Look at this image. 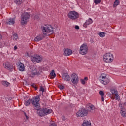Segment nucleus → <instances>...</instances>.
Instances as JSON below:
<instances>
[{
  "instance_id": "nucleus-1",
  "label": "nucleus",
  "mask_w": 126,
  "mask_h": 126,
  "mask_svg": "<svg viewBox=\"0 0 126 126\" xmlns=\"http://www.w3.org/2000/svg\"><path fill=\"white\" fill-rule=\"evenodd\" d=\"M42 32H43V34H40L37 35L35 38L34 41L36 42H39L40 41H42L46 36H49L48 33H50L51 34H53L54 33V29L52 26L48 25L45 26V27H43L42 28Z\"/></svg>"
},
{
  "instance_id": "nucleus-2",
  "label": "nucleus",
  "mask_w": 126,
  "mask_h": 126,
  "mask_svg": "<svg viewBox=\"0 0 126 126\" xmlns=\"http://www.w3.org/2000/svg\"><path fill=\"white\" fill-rule=\"evenodd\" d=\"M39 101L40 96L39 95H37L32 99V105L34 106V109L37 110V112L41 110V106L40 105V103H39Z\"/></svg>"
},
{
  "instance_id": "nucleus-3",
  "label": "nucleus",
  "mask_w": 126,
  "mask_h": 126,
  "mask_svg": "<svg viewBox=\"0 0 126 126\" xmlns=\"http://www.w3.org/2000/svg\"><path fill=\"white\" fill-rule=\"evenodd\" d=\"M30 18V13L24 12L21 16V23L22 25H24L27 23V20Z\"/></svg>"
},
{
  "instance_id": "nucleus-4",
  "label": "nucleus",
  "mask_w": 126,
  "mask_h": 126,
  "mask_svg": "<svg viewBox=\"0 0 126 126\" xmlns=\"http://www.w3.org/2000/svg\"><path fill=\"white\" fill-rule=\"evenodd\" d=\"M114 60V55L111 53H106L103 56V61L107 63H112Z\"/></svg>"
},
{
  "instance_id": "nucleus-5",
  "label": "nucleus",
  "mask_w": 126,
  "mask_h": 126,
  "mask_svg": "<svg viewBox=\"0 0 126 126\" xmlns=\"http://www.w3.org/2000/svg\"><path fill=\"white\" fill-rule=\"evenodd\" d=\"M51 113H52V110L47 108H41L39 111H37L38 116H40V117L49 115V114H51Z\"/></svg>"
},
{
  "instance_id": "nucleus-6",
  "label": "nucleus",
  "mask_w": 126,
  "mask_h": 126,
  "mask_svg": "<svg viewBox=\"0 0 126 126\" xmlns=\"http://www.w3.org/2000/svg\"><path fill=\"white\" fill-rule=\"evenodd\" d=\"M88 52V47L86 43L83 44L80 48V54L81 55H86Z\"/></svg>"
},
{
  "instance_id": "nucleus-7",
  "label": "nucleus",
  "mask_w": 126,
  "mask_h": 126,
  "mask_svg": "<svg viewBox=\"0 0 126 126\" xmlns=\"http://www.w3.org/2000/svg\"><path fill=\"white\" fill-rule=\"evenodd\" d=\"M68 17L70 19H72V20H75V19H77L79 17V15L76 11H71L69 12Z\"/></svg>"
},
{
  "instance_id": "nucleus-8",
  "label": "nucleus",
  "mask_w": 126,
  "mask_h": 126,
  "mask_svg": "<svg viewBox=\"0 0 126 126\" xmlns=\"http://www.w3.org/2000/svg\"><path fill=\"white\" fill-rule=\"evenodd\" d=\"M31 60L33 63H41L43 61V58L40 55L37 54L34 56H32Z\"/></svg>"
},
{
  "instance_id": "nucleus-9",
  "label": "nucleus",
  "mask_w": 126,
  "mask_h": 126,
  "mask_svg": "<svg viewBox=\"0 0 126 126\" xmlns=\"http://www.w3.org/2000/svg\"><path fill=\"white\" fill-rule=\"evenodd\" d=\"M88 115V111L85 108H82L76 113L77 117H85Z\"/></svg>"
},
{
  "instance_id": "nucleus-10",
  "label": "nucleus",
  "mask_w": 126,
  "mask_h": 126,
  "mask_svg": "<svg viewBox=\"0 0 126 126\" xmlns=\"http://www.w3.org/2000/svg\"><path fill=\"white\" fill-rule=\"evenodd\" d=\"M71 81L72 83L76 85L78 83L79 79L78 76L76 75L75 73H73L71 75Z\"/></svg>"
},
{
  "instance_id": "nucleus-11",
  "label": "nucleus",
  "mask_w": 126,
  "mask_h": 126,
  "mask_svg": "<svg viewBox=\"0 0 126 126\" xmlns=\"http://www.w3.org/2000/svg\"><path fill=\"white\" fill-rule=\"evenodd\" d=\"M86 109L88 111V112L94 113L95 112V106L90 103L87 104Z\"/></svg>"
},
{
  "instance_id": "nucleus-12",
  "label": "nucleus",
  "mask_w": 126,
  "mask_h": 126,
  "mask_svg": "<svg viewBox=\"0 0 126 126\" xmlns=\"http://www.w3.org/2000/svg\"><path fill=\"white\" fill-rule=\"evenodd\" d=\"M39 74L40 72L37 70V68L33 67L32 69V73L31 74H29V76L33 78L35 76L39 75Z\"/></svg>"
},
{
  "instance_id": "nucleus-13",
  "label": "nucleus",
  "mask_w": 126,
  "mask_h": 126,
  "mask_svg": "<svg viewBox=\"0 0 126 126\" xmlns=\"http://www.w3.org/2000/svg\"><path fill=\"white\" fill-rule=\"evenodd\" d=\"M4 66L5 68H6V69H8V70H10V71H12V69L13 68V66H12V64L11 63L9 62H6L4 63Z\"/></svg>"
},
{
  "instance_id": "nucleus-14",
  "label": "nucleus",
  "mask_w": 126,
  "mask_h": 126,
  "mask_svg": "<svg viewBox=\"0 0 126 126\" xmlns=\"http://www.w3.org/2000/svg\"><path fill=\"white\" fill-rule=\"evenodd\" d=\"M15 23V18H9L6 20V24L9 25H13Z\"/></svg>"
},
{
  "instance_id": "nucleus-15",
  "label": "nucleus",
  "mask_w": 126,
  "mask_h": 126,
  "mask_svg": "<svg viewBox=\"0 0 126 126\" xmlns=\"http://www.w3.org/2000/svg\"><path fill=\"white\" fill-rule=\"evenodd\" d=\"M62 78L65 81H70V77L67 73H63L62 74Z\"/></svg>"
},
{
  "instance_id": "nucleus-16",
  "label": "nucleus",
  "mask_w": 126,
  "mask_h": 126,
  "mask_svg": "<svg viewBox=\"0 0 126 126\" xmlns=\"http://www.w3.org/2000/svg\"><path fill=\"white\" fill-rule=\"evenodd\" d=\"M72 54V50L70 49H64V56H70Z\"/></svg>"
},
{
  "instance_id": "nucleus-17",
  "label": "nucleus",
  "mask_w": 126,
  "mask_h": 126,
  "mask_svg": "<svg viewBox=\"0 0 126 126\" xmlns=\"http://www.w3.org/2000/svg\"><path fill=\"white\" fill-rule=\"evenodd\" d=\"M18 66H19V69L20 71H24V70L25 69V67H24V64L21 62H19L18 63Z\"/></svg>"
},
{
  "instance_id": "nucleus-18",
  "label": "nucleus",
  "mask_w": 126,
  "mask_h": 126,
  "mask_svg": "<svg viewBox=\"0 0 126 126\" xmlns=\"http://www.w3.org/2000/svg\"><path fill=\"white\" fill-rule=\"evenodd\" d=\"M93 22V21L92 20V19L91 18H89L88 20L86 21V22L84 24V27H87V25H89V24H91Z\"/></svg>"
},
{
  "instance_id": "nucleus-19",
  "label": "nucleus",
  "mask_w": 126,
  "mask_h": 126,
  "mask_svg": "<svg viewBox=\"0 0 126 126\" xmlns=\"http://www.w3.org/2000/svg\"><path fill=\"white\" fill-rule=\"evenodd\" d=\"M120 113L121 116L123 117L124 118L126 117V109L125 108H121V110H120Z\"/></svg>"
},
{
  "instance_id": "nucleus-20",
  "label": "nucleus",
  "mask_w": 126,
  "mask_h": 126,
  "mask_svg": "<svg viewBox=\"0 0 126 126\" xmlns=\"http://www.w3.org/2000/svg\"><path fill=\"white\" fill-rule=\"evenodd\" d=\"M110 91L112 93V94L114 95V96H116V95L119 94V92H118V91H117V90H115V89H111Z\"/></svg>"
},
{
  "instance_id": "nucleus-21",
  "label": "nucleus",
  "mask_w": 126,
  "mask_h": 126,
  "mask_svg": "<svg viewBox=\"0 0 126 126\" xmlns=\"http://www.w3.org/2000/svg\"><path fill=\"white\" fill-rule=\"evenodd\" d=\"M106 78V76H103V74H101V75L99 77V80L101 83H102L103 81L105 80V79Z\"/></svg>"
},
{
  "instance_id": "nucleus-22",
  "label": "nucleus",
  "mask_w": 126,
  "mask_h": 126,
  "mask_svg": "<svg viewBox=\"0 0 126 126\" xmlns=\"http://www.w3.org/2000/svg\"><path fill=\"white\" fill-rule=\"evenodd\" d=\"M110 82V79H108V78L105 77V79L103 81L102 84H104V85H107L108 83Z\"/></svg>"
},
{
  "instance_id": "nucleus-23",
  "label": "nucleus",
  "mask_w": 126,
  "mask_h": 126,
  "mask_svg": "<svg viewBox=\"0 0 126 126\" xmlns=\"http://www.w3.org/2000/svg\"><path fill=\"white\" fill-rule=\"evenodd\" d=\"M14 1L17 5H20L22 3V0H14Z\"/></svg>"
},
{
  "instance_id": "nucleus-24",
  "label": "nucleus",
  "mask_w": 126,
  "mask_h": 126,
  "mask_svg": "<svg viewBox=\"0 0 126 126\" xmlns=\"http://www.w3.org/2000/svg\"><path fill=\"white\" fill-rule=\"evenodd\" d=\"M2 85H4V86L7 87V86H9V85L10 84V83L7 82L6 81H3L2 82Z\"/></svg>"
},
{
  "instance_id": "nucleus-25",
  "label": "nucleus",
  "mask_w": 126,
  "mask_h": 126,
  "mask_svg": "<svg viewBox=\"0 0 126 126\" xmlns=\"http://www.w3.org/2000/svg\"><path fill=\"white\" fill-rule=\"evenodd\" d=\"M83 126H91V123L88 121L84 122L83 124Z\"/></svg>"
},
{
  "instance_id": "nucleus-26",
  "label": "nucleus",
  "mask_w": 126,
  "mask_h": 126,
  "mask_svg": "<svg viewBox=\"0 0 126 126\" xmlns=\"http://www.w3.org/2000/svg\"><path fill=\"white\" fill-rule=\"evenodd\" d=\"M12 38H13V40L16 41L18 39V35L17 34L14 33L12 35Z\"/></svg>"
},
{
  "instance_id": "nucleus-27",
  "label": "nucleus",
  "mask_w": 126,
  "mask_h": 126,
  "mask_svg": "<svg viewBox=\"0 0 126 126\" xmlns=\"http://www.w3.org/2000/svg\"><path fill=\"white\" fill-rule=\"evenodd\" d=\"M50 77H56V73H55V70H52L50 74Z\"/></svg>"
},
{
  "instance_id": "nucleus-28",
  "label": "nucleus",
  "mask_w": 126,
  "mask_h": 126,
  "mask_svg": "<svg viewBox=\"0 0 126 126\" xmlns=\"http://www.w3.org/2000/svg\"><path fill=\"white\" fill-rule=\"evenodd\" d=\"M98 35L101 37V38H104L105 36L106 35V33L103 32H100Z\"/></svg>"
},
{
  "instance_id": "nucleus-29",
  "label": "nucleus",
  "mask_w": 126,
  "mask_h": 126,
  "mask_svg": "<svg viewBox=\"0 0 126 126\" xmlns=\"http://www.w3.org/2000/svg\"><path fill=\"white\" fill-rule=\"evenodd\" d=\"M119 3H120V2L118 0H115L113 4L114 7H116L117 5H119Z\"/></svg>"
},
{
  "instance_id": "nucleus-30",
  "label": "nucleus",
  "mask_w": 126,
  "mask_h": 126,
  "mask_svg": "<svg viewBox=\"0 0 126 126\" xmlns=\"http://www.w3.org/2000/svg\"><path fill=\"white\" fill-rule=\"evenodd\" d=\"M30 103H31V99H29L28 100L26 101L25 105L27 106H29Z\"/></svg>"
},
{
  "instance_id": "nucleus-31",
  "label": "nucleus",
  "mask_w": 126,
  "mask_h": 126,
  "mask_svg": "<svg viewBox=\"0 0 126 126\" xmlns=\"http://www.w3.org/2000/svg\"><path fill=\"white\" fill-rule=\"evenodd\" d=\"M94 3L96 4H99V3H101V0H95Z\"/></svg>"
},
{
  "instance_id": "nucleus-32",
  "label": "nucleus",
  "mask_w": 126,
  "mask_h": 126,
  "mask_svg": "<svg viewBox=\"0 0 126 126\" xmlns=\"http://www.w3.org/2000/svg\"><path fill=\"white\" fill-rule=\"evenodd\" d=\"M115 99L116 100H120V96H119V94L115 95Z\"/></svg>"
},
{
  "instance_id": "nucleus-33",
  "label": "nucleus",
  "mask_w": 126,
  "mask_h": 126,
  "mask_svg": "<svg viewBox=\"0 0 126 126\" xmlns=\"http://www.w3.org/2000/svg\"><path fill=\"white\" fill-rule=\"evenodd\" d=\"M35 20H39L40 18L39 17V15H36L34 17Z\"/></svg>"
},
{
  "instance_id": "nucleus-34",
  "label": "nucleus",
  "mask_w": 126,
  "mask_h": 126,
  "mask_svg": "<svg viewBox=\"0 0 126 126\" xmlns=\"http://www.w3.org/2000/svg\"><path fill=\"white\" fill-rule=\"evenodd\" d=\"M58 87L61 90H63L64 88V86L61 85H59Z\"/></svg>"
},
{
  "instance_id": "nucleus-35",
  "label": "nucleus",
  "mask_w": 126,
  "mask_h": 126,
  "mask_svg": "<svg viewBox=\"0 0 126 126\" xmlns=\"http://www.w3.org/2000/svg\"><path fill=\"white\" fill-rule=\"evenodd\" d=\"M40 91H42V92H45V89H44V87H43L42 86H40Z\"/></svg>"
},
{
  "instance_id": "nucleus-36",
  "label": "nucleus",
  "mask_w": 126,
  "mask_h": 126,
  "mask_svg": "<svg viewBox=\"0 0 126 126\" xmlns=\"http://www.w3.org/2000/svg\"><path fill=\"white\" fill-rule=\"evenodd\" d=\"M99 94L101 96H104V92L103 91H99Z\"/></svg>"
},
{
  "instance_id": "nucleus-37",
  "label": "nucleus",
  "mask_w": 126,
  "mask_h": 126,
  "mask_svg": "<svg viewBox=\"0 0 126 126\" xmlns=\"http://www.w3.org/2000/svg\"><path fill=\"white\" fill-rule=\"evenodd\" d=\"M81 82L82 83V84H85V81L83 79H81Z\"/></svg>"
},
{
  "instance_id": "nucleus-38",
  "label": "nucleus",
  "mask_w": 126,
  "mask_h": 126,
  "mask_svg": "<svg viewBox=\"0 0 126 126\" xmlns=\"http://www.w3.org/2000/svg\"><path fill=\"white\" fill-rule=\"evenodd\" d=\"M24 115L27 119V120H28V119H29V118L28 117V116H27V115L26 114V113H24Z\"/></svg>"
},
{
  "instance_id": "nucleus-39",
  "label": "nucleus",
  "mask_w": 126,
  "mask_h": 126,
  "mask_svg": "<svg viewBox=\"0 0 126 126\" xmlns=\"http://www.w3.org/2000/svg\"><path fill=\"white\" fill-rule=\"evenodd\" d=\"M75 29L78 30L79 29V26H75Z\"/></svg>"
},
{
  "instance_id": "nucleus-40",
  "label": "nucleus",
  "mask_w": 126,
  "mask_h": 126,
  "mask_svg": "<svg viewBox=\"0 0 126 126\" xmlns=\"http://www.w3.org/2000/svg\"><path fill=\"white\" fill-rule=\"evenodd\" d=\"M83 80H84L85 81V80H86V81L88 80V77H85L84 78Z\"/></svg>"
},
{
  "instance_id": "nucleus-41",
  "label": "nucleus",
  "mask_w": 126,
  "mask_h": 126,
  "mask_svg": "<svg viewBox=\"0 0 126 126\" xmlns=\"http://www.w3.org/2000/svg\"><path fill=\"white\" fill-rule=\"evenodd\" d=\"M62 120H63V121H64L65 120V117L62 116Z\"/></svg>"
},
{
  "instance_id": "nucleus-42",
  "label": "nucleus",
  "mask_w": 126,
  "mask_h": 126,
  "mask_svg": "<svg viewBox=\"0 0 126 126\" xmlns=\"http://www.w3.org/2000/svg\"><path fill=\"white\" fill-rule=\"evenodd\" d=\"M90 42L92 44H93V43H94V41L92 39L90 40Z\"/></svg>"
},
{
  "instance_id": "nucleus-43",
  "label": "nucleus",
  "mask_w": 126,
  "mask_h": 126,
  "mask_svg": "<svg viewBox=\"0 0 126 126\" xmlns=\"http://www.w3.org/2000/svg\"><path fill=\"white\" fill-rule=\"evenodd\" d=\"M2 35H1V34H0V40H2Z\"/></svg>"
},
{
  "instance_id": "nucleus-44",
  "label": "nucleus",
  "mask_w": 126,
  "mask_h": 126,
  "mask_svg": "<svg viewBox=\"0 0 126 126\" xmlns=\"http://www.w3.org/2000/svg\"><path fill=\"white\" fill-rule=\"evenodd\" d=\"M14 49L15 50H15H17V46H15L14 48Z\"/></svg>"
},
{
  "instance_id": "nucleus-45",
  "label": "nucleus",
  "mask_w": 126,
  "mask_h": 126,
  "mask_svg": "<svg viewBox=\"0 0 126 126\" xmlns=\"http://www.w3.org/2000/svg\"><path fill=\"white\" fill-rule=\"evenodd\" d=\"M101 100L104 102V96H101Z\"/></svg>"
},
{
  "instance_id": "nucleus-46",
  "label": "nucleus",
  "mask_w": 126,
  "mask_h": 126,
  "mask_svg": "<svg viewBox=\"0 0 126 126\" xmlns=\"http://www.w3.org/2000/svg\"><path fill=\"white\" fill-rule=\"evenodd\" d=\"M2 47V43L0 42V48H1Z\"/></svg>"
},
{
  "instance_id": "nucleus-47",
  "label": "nucleus",
  "mask_w": 126,
  "mask_h": 126,
  "mask_svg": "<svg viewBox=\"0 0 126 126\" xmlns=\"http://www.w3.org/2000/svg\"><path fill=\"white\" fill-rule=\"evenodd\" d=\"M122 106H123V104L122 103H120L119 104V107H122Z\"/></svg>"
},
{
  "instance_id": "nucleus-48",
  "label": "nucleus",
  "mask_w": 126,
  "mask_h": 126,
  "mask_svg": "<svg viewBox=\"0 0 126 126\" xmlns=\"http://www.w3.org/2000/svg\"><path fill=\"white\" fill-rule=\"evenodd\" d=\"M32 86H33V87H35V84H32Z\"/></svg>"
},
{
  "instance_id": "nucleus-49",
  "label": "nucleus",
  "mask_w": 126,
  "mask_h": 126,
  "mask_svg": "<svg viewBox=\"0 0 126 126\" xmlns=\"http://www.w3.org/2000/svg\"><path fill=\"white\" fill-rule=\"evenodd\" d=\"M124 106H126V102L124 103Z\"/></svg>"
},
{
  "instance_id": "nucleus-50",
  "label": "nucleus",
  "mask_w": 126,
  "mask_h": 126,
  "mask_svg": "<svg viewBox=\"0 0 126 126\" xmlns=\"http://www.w3.org/2000/svg\"><path fill=\"white\" fill-rule=\"evenodd\" d=\"M37 88H37V87H35V89H37Z\"/></svg>"
}]
</instances>
